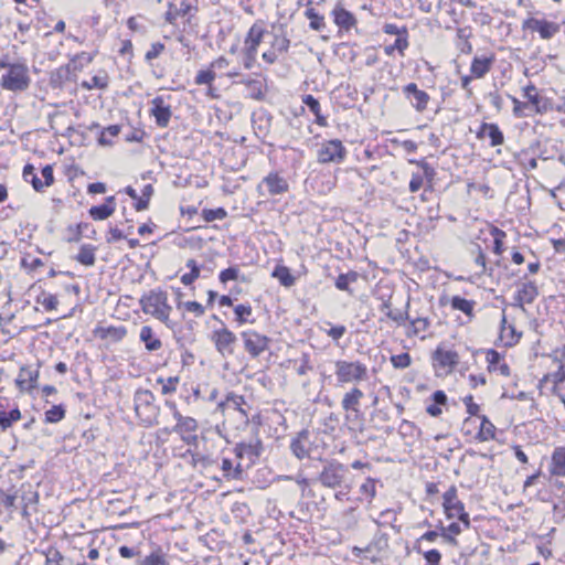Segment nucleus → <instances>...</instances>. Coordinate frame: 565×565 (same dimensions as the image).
I'll return each mask as SVG.
<instances>
[{
	"mask_svg": "<svg viewBox=\"0 0 565 565\" xmlns=\"http://www.w3.org/2000/svg\"><path fill=\"white\" fill-rule=\"evenodd\" d=\"M241 337L245 351L254 359L269 349L270 339L255 330H245L241 332Z\"/></svg>",
	"mask_w": 565,
	"mask_h": 565,
	"instance_id": "9",
	"label": "nucleus"
},
{
	"mask_svg": "<svg viewBox=\"0 0 565 565\" xmlns=\"http://www.w3.org/2000/svg\"><path fill=\"white\" fill-rule=\"evenodd\" d=\"M150 115L154 117L156 125L160 128H167L169 126L172 111L170 105L164 103L162 96H156L151 100Z\"/></svg>",
	"mask_w": 565,
	"mask_h": 565,
	"instance_id": "16",
	"label": "nucleus"
},
{
	"mask_svg": "<svg viewBox=\"0 0 565 565\" xmlns=\"http://www.w3.org/2000/svg\"><path fill=\"white\" fill-rule=\"evenodd\" d=\"M247 97L255 100L265 98L264 83L259 79H246Z\"/></svg>",
	"mask_w": 565,
	"mask_h": 565,
	"instance_id": "43",
	"label": "nucleus"
},
{
	"mask_svg": "<svg viewBox=\"0 0 565 565\" xmlns=\"http://www.w3.org/2000/svg\"><path fill=\"white\" fill-rule=\"evenodd\" d=\"M523 96L534 107L536 114H546L547 111L554 110V104L551 98L544 97L536 92V87L532 84L527 85L523 89Z\"/></svg>",
	"mask_w": 565,
	"mask_h": 565,
	"instance_id": "15",
	"label": "nucleus"
},
{
	"mask_svg": "<svg viewBox=\"0 0 565 565\" xmlns=\"http://www.w3.org/2000/svg\"><path fill=\"white\" fill-rule=\"evenodd\" d=\"M21 502L24 505H36L39 503V493L32 490L31 484H28V490H24L21 495Z\"/></svg>",
	"mask_w": 565,
	"mask_h": 565,
	"instance_id": "60",
	"label": "nucleus"
},
{
	"mask_svg": "<svg viewBox=\"0 0 565 565\" xmlns=\"http://www.w3.org/2000/svg\"><path fill=\"white\" fill-rule=\"evenodd\" d=\"M408 321L411 323V331L408 332V337L418 335L420 332L426 331L430 326V321L428 318H409Z\"/></svg>",
	"mask_w": 565,
	"mask_h": 565,
	"instance_id": "51",
	"label": "nucleus"
},
{
	"mask_svg": "<svg viewBox=\"0 0 565 565\" xmlns=\"http://www.w3.org/2000/svg\"><path fill=\"white\" fill-rule=\"evenodd\" d=\"M414 550L418 553V554H422L424 559H425V565H441L440 562H441V553L436 550V548H430V550H427V551H423L422 550V546L419 545H414Z\"/></svg>",
	"mask_w": 565,
	"mask_h": 565,
	"instance_id": "46",
	"label": "nucleus"
},
{
	"mask_svg": "<svg viewBox=\"0 0 565 565\" xmlns=\"http://www.w3.org/2000/svg\"><path fill=\"white\" fill-rule=\"evenodd\" d=\"M199 428V424L195 418L193 417H185V419H182L179 425H175L172 428V431L178 434L182 441L186 445H196L198 444V435L196 430Z\"/></svg>",
	"mask_w": 565,
	"mask_h": 565,
	"instance_id": "17",
	"label": "nucleus"
},
{
	"mask_svg": "<svg viewBox=\"0 0 565 565\" xmlns=\"http://www.w3.org/2000/svg\"><path fill=\"white\" fill-rule=\"evenodd\" d=\"M393 45L399 52V54L403 56L404 51L408 47V32H407L406 28H402V34H399L396 38Z\"/></svg>",
	"mask_w": 565,
	"mask_h": 565,
	"instance_id": "61",
	"label": "nucleus"
},
{
	"mask_svg": "<svg viewBox=\"0 0 565 565\" xmlns=\"http://www.w3.org/2000/svg\"><path fill=\"white\" fill-rule=\"evenodd\" d=\"M450 306L454 310H458L463 312L468 317H473V309L476 306V301L468 300L460 296H452L450 299Z\"/></svg>",
	"mask_w": 565,
	"mask_h": 565,
	"instance_id": "37",
	"label": "nucleus"
},
{
	"mask_svg": "<svg viewBox=\"0 0 565 565\" xmlns=\"http://www.w3.org/2000/svg\"><path fill=\"white\" fill-rule=\"evenodd\" d=\"M363 396L364 394L360 388H351L348 393L344 394L341 401L342 408L345 412L359 413L360 403Z\"/></svg>",
	"mask_w": 565,
	"mask_h": 565,
	"instance_id": "30",
	"label": "nucleus"
},
{
	"mask_svg": "<svg viewBox=\"0 0 565 565\" xmlns=\"http://www.w3.org/2000/svg\"><path fill=\"white\" fill-rule=\"evenodd\" d=\"M202 216L206 222H213L216 220H224L227 216V212L223 207L217 209H204Z\"/></svg>",
	"mask_w": 565,
	"mask_h": 565,
	"instance_id": "55",
	"label": "nucleus"
},
{
	"mask_svg": "<svg viewBox=\"0 0 565 565\" xmlns=\"http://www.w3.org/2000/svg\"><path fill=\"white\" fill-rule=\"evenodd\" d=\"M245 405H247V403L244 396L234 392H228L225 396V399L217 404V408L223 413L228 409L236 411L241 414L243 422L248 423L249 418L247 409L244 408Z\"/></svg>",
	"mask_w": 565,
	"mask_h": 565,
	"instance_id": "19",
	"label": "nucleus"
},
{
	"mask_svg": "<svg viewBox=\"0 0 565 565\" xmlns=\"http://www.w3.org/2000/svg\"><path fill=\"white\" fill-rule=\"evenodd\" d=\"M271 276L278 279L281 286L287 288L294 286L296 282V278L291 275L290 269L284 265H277L274 268Z\"/></svg>",
	"mask_w": 565,
	"mask_h": 565,
	"instance_id": "38",
	"label": "nucleus"
},
{
	"mask_svg": "<svg viewBox=\"0 0 565 565\" xmlns=\"http://www.w3.org/2000/svg\"><path fill=\"white\" fill-rule=\"evenodd\" d=\"M480 352L486 354V361L488 363L487 370L492 372H499L502 376H510V366L503 361V356L500 352L494 349H481Z\"/></svg>",
	"mask_w": 565,
	"mask_h": 565,
	"instance_id": "20",
	"label": "nucleus"
},
{
	"mask_svg": "<svg viewBox=\"0 0 565 565\" xmlns=\"http://www.w3.org/2000/svg\"><path fill=\"white\" fill-rule=\"evenodd\" d=\"M321 470L311 479L312 482H318L321 487L333 490H351L350 469L348 466L335 459H324L321 460Z\"/></svg>",
	"mask_w": 565,
	"mask_h": 565,
	"instance_id": "1",
	"label": "nucleus"
},
{
	"mask_svg": "<svg viewBox=\"0 0 565 565\" xmlns=\"http://www.w3.org/2000/svg\"><path fill=\"white\" fill-rule=\"evenodd\" d=\"M402 94L417 113L422 114L427 110L430 96L425 90L419 89L416 83L404 85Z\"/></svg>",
	"mask_w": 565,
	"mask_h": 565,
	"instance_id": "10",
	"label": "nucleus"
},
{
	"mask_svg": "<svg viewBox=\"0 0 565 565\" xmlns=\"http://www.w3.org/2000/svg\"><path fill=\"white\" fill-rule=\"evenodd\" d=\"M260 195H282L289 191V183L278 171H270L257 186Z\"/></svg>",
	"mask_w": 565,
	"mask_h": 565,
	"instance_id": "8",
	"label": "nucleus"
},
{
	"mask_svg": "<svg viewBox=\"0 0 565 565\" xmlns=\"http://www.w3.org/2000/svg\"><path fill=\"white\" fill-rule=\"evenodd\" d=\"M495 438V427L487 416H481V424L477 434L479 441H489Z\"/></svg>",
	"mask_w": 565,
	"mask_h": 565,
	"instance_id": "41",
	"label": "nucleus"
},
{
	"mask_svg": "<svg viewBox=\"0 0 565 565\" xmlns=\"http://www.w3.org/2000/svg\"><path fill=\"white\" fill-rule=\"evenodd\" d=\"M348 154L347 148L339 139L323 141L318 151L317 160L319 163H341Z\"/></svg>",
	"mask_w": 565,
	"mask_h": 565,
	"instance_id": "7",
	"label": "nucleus"
},
{
	"mask_svg": "<svg viewBox=\"0 0 565 565\" xmlns=\"http://www.w3.org/2000/svg\"><path fill=\"white\" fill-rule=\"evenodd\" d=\"M539 296V288L535 281H525L519 285L518 291L513 297L512 306L515 308H520L525 311L524 305L532 303Z\"/></svg>",
	"mask_w": 565,
	"mask_h": 565,
	"instance_id": "14",
	"label": "nucleus"
},
{
	"mask_svg": "<svg viewBox=\"0 0 565 565\" xmlns=\"http://www.w3.org/2000/svg\"><path fill=\"white\" fill-rule=\"evenodd\" d=\"M238 274L239 269L236 266H231L220 273L218 279L222 284H226L231 280H236L238 278Z\"/></svg>",
	"mask_w": 565,
	"mask_h": 565,
	"instance_id": "62",
	"label": "nucleus"
},
{
	"mask_svg": "<svg viewBox=\"0 0 565 565\" xmlns=\"http://www.w3.org/2000/svg\"><path fill=\"white\" fill-rule=\"evenodd\" d=\"M156 397L149 390H137L134 396L135 412L146 427L158 423L160 407L154 404Z\"/></svg>",
	"mask_w": 565,
	"mask_h": 565,
	"instance_id": "3",
	"label": "nucleus"
},
{
	"mask_svg": "<svg viewBox=\"0 0 565 565\" xmlns=\"http://www.w3.org/2000/svg\"><path fill=\"white\" fill-rule=\"evenodd\" d=\"M565 381V371L564 366L559 365L558 370L556 372L550 373L544 375V377L541 380V384L552 382L554 385H558L559 383H563Z\"/></svg>",
	"mask_w": 565,
	"mask_h": 565,
	"instance_id": "58",
	"label": "nucleus"
},
{
	"mask_svg": "<svg viewBox=\"0 0 565 565\" xmlns=\"http://www.w3.org/2000/svg\"><path fill=\"white\" fill-rule=\"evenodd\" d=\"M23 179L25 182L32 184L36 192H41L44 189V184L35 173V168L31 163H26L23 168Z\"/></svg>",
	"mask_w": 565,
	"mask_h": 565,
	"instance_id": "42",
	"label": "nucleus"
},
{
	"mask_svg": "<svg viewBox=\"0 0 565 565\" xmlns=\"http://www.w3.org/2000/svg\"><path fill=\"white\" fill-rule=\"evenodd\" d=\"M253 309L248 303H241L234 307V313L236 316V321L239 324L246 323L249 321V316H252Z\"/></svg>",
	"mask_w": 565,
	"mask_h": 565,
	"instance_id": "53",
	"label": "nucleus"
},
{
	"mask_svg": "<svg viewBox=\"0 0 565 565\" xmlns=\"http://www.w3.org/2000/svg\"><path fill=\"white\" fill-rule=\"evenodd\" d=\"M43 554L45 555V564L47 565L61 564L64 559L62 553L56 548H50L47 552H43Z\"/></svg>",
	"mask_w": 565,
	"mask_h": 565,
	"instance_id": "64",
	"label": "nucleus"
},
{
	"mask_svg": "<svg viewBox=\"0 0 565 565\" xmlns=\"http://www.w3.org/2000/svg\"><path fill=\"white\" fill-rule=\"evenodd\" d=\"M490 234L493 237V253L495 255H501L504 252L503 239L507 236V233L497 226H492Z\"/></svg>",
	"mask_w": 565,
	"mask_h": 565,
	"instance_id": "47",
	"label": "nucleus"
},
{
	"mask_svg": "<svg viewBox=\"0 0 565 565\" xmlns=\"http://www.w3.org/2000/svg\"><path fill=\"white\" fill-rule=\"evenodd\" d=\"M409 300L406 302L405 311H393L387 310L386 317L391 319L392 321L396 322L398 326L404 324L405 321L409 320L408 309H409Z\"/></svg>",
	"mask_w": 565,
	"mask_h": 565,
	"instance_id": "54",
	"label": "nucleus"
},
{
	"mask_svg": "<svg viewBox=\"0 0 565 565\" xmlns=\"http://www.w3.org/2000/svg\"><path fill=\"white\" fill-rule=\"evenodd\" d=\"M388 542V535L384 532L377 531L365 547L354 546L352 548V554L355 557L375 563L381 561L382 556L387 552L390 546Z\"/></svg>",
	"mask_w": 565,
	"mask_h": 565,
	"instance_id": "4",
	"label": "nucleus"
},
{
	"mask_svg": "<svg viewBox=\"0 0 565 565\" xmlns=\"http://www.w3.org/2000/svg\"><path fill=\"white\" fill-rule=\"evenodd\" d=\"M116 210V199L114 195L107 196L103 204L94 205L88 210L89 216L94 221H104L114 214Z\"/></svg>",
	"mask_w": 565,
	"mask_h": 565,
	"instance_id": "23",
	"label": "nucleus"
},
{
	"mask_svg": "<svg viewBox=\"0 0 565 565\" xmlns=\"http://www.w3.org/2000/svg\"><path fill=\"white\" fill-rule=\"evenodd\" d=\"M305 17L310 20L309 26L315 31H321L324 26V18L319 14L313 8H308L305 11Z\"/></svg>",
	"mask_w": 565,
	"mask_h": 565,
	"instance_id": "48",
	"label": "nucleus"
},
{
	"mask_svg": "<svg viewBox=\"0 0 565 565\" xmlns=\"http://www.w3.org/2000/svg\"><path fill=\"white\" fill-rule=\"evenodd\" d=\"M215 72L211 68L201 70L198 72L194 82L196 85H211L212 82L215 79Z\"/></svg>",
	"mask_w": 565,
	"mask_h": 565,
	"instance_id": "57",
	"label": "nucleus"
},
{
	"mask_svg": "<svg viewBox=\"0 0 565 565\" xmlns=\"http://www.w3.org/2000/svg\"><path fill=\"white\" fill-rule=\"evenodd\" d=\"M390 360H391L393 367L399 369V370L408 367L412 363V358L407 352L392 355Z\"/></svg>",
	"mask_w": 565,
	"mask_h": 565,
	"instance_id": "56",
	"label": "nucleus"
},
{
	"mask_svg": "<svg viewBox=\"0 0 565 565\" xmlns=\"http://www.w3.org/2000/svg\"><path fill=\"white\" fill-rule=\"evenodd\" d=\"M312 449V441L310 440V433L307 429L299 431L290 441V450L298 459L310 457Z\"/></svg>",
	"mask_w": 565,
	"mask_h": 565,
	"instance_id": "18",
	"label": "nucleus"
},
{
	"mask_svg": "<svg viewBox=\"0 0 565 565\" xmlns=\"http://www.w3.org/2000/svg\"><path fill=\"white\" fill-rule=\"evenodd\" d=\"M443 507L448 519H455L465 510V504L458 500L457 488L451 486L443 495Z\"/></svg>",
	"mask_w": 565,
	"mask_h": 565,
	"instance_id": "21",
	"label": "nucleus"
},
{
	"mask_svg": "<svg viewBox=\"0 0 565 565\" xmlns=\"http://www.w3.org/2000/svg\"><path fill=\"white\" fill-rule=\"evenodd\" d=\"M471 36V30L468 26L459 28L457 30V38L459 40L457 46L460 52L465 54H469L472 52V45L469 42V38Z\"/></svg>",
	"mask_w": 565,
	"mask_h": 565,
	"instance_id": "44",
	"label": "nucleus"
},
{
	"mask_svg": "<svg viewBox=\"0 0 565 565\" xmlns=\"http://www.w3.org/2000/svg\"><path fill=\"white\" fill-rule=\"evenodd\" d=\"M96 247L90 244H84L81 246L78 254L75 259L84 266H94L96 262L95 252Z\"/></svg>",
	"mask_w": 565,
	"mask_h": 565,
	"instance_id": "39",
	"label": "nucleus"
},
{
	"mask_svg": "<svg viewBox=\"0 0 565 565\" xmlns=\"http://www.w3.org/2000/svg\"><path fill=\"white\" fill-rule=\"evenodd\" d=\"M356 279H358V273L351 270L347 274H340L338 276V278L335 279L334 285L339 290L351 292L349 284L356 281Z\"/></svg>",
	"mask_w": 565,
	"mask_h": 565,
	"instance_id": "49",
	"label": "nucleus"
},
{
	"mask_svg": "<svg viewBox=\"0 0 565 565\" xmlns=\"http://www.w3.org/2000/svg\"><path fill=\"white\" fill-rule=\"evenodd\" d=\"M302 103L308 107V109L316 116V124L320 127H327L328 121L327 118L321 114L320 103L312 95H305L302 97Z\"/></svg>",
	"mask_w": 565,
	"mask_h": 565,
	"instance_id": "35",
	"label": "nucleus"
},
{
	"mask_svg": "<svg viewBox=\"0 0 565 565\" xmlns=\"http://www.w3.org/2000/svg\"><path fill=\"white\" fill-rule=\"evenodd\" d=\"M529 28L540 33L544 40L552 39L559 30V26L547 20L530 19L527 21Z\"/></svg>",
	"mask_w": 565,
	"mask_h": 565,
	"instance_id": "26",
	"label": "nucleus"
},
{
	"mask_svg": "<svg viewBox=\"0 0 565 565\" xmlns=\"http://www.w3.org/2000/svg\"><path fill=\"white\" fill-rule=\"evenodd\" d=\"M223 477L227 480H242L245 473L244 463L238 461L235 466L230 458H223L221 463Z\"/></svg>",
	"mask_w": 565,
	"mask_h": 565,
	"instance_id": "28",
	"label": "nucleus"
},
{
	"mask_svg": "<svg viewBox=\"0 0 565 565\" xmlns=\"http://www.w3.org/2000/svg\"><path fill=\"white\" fill-rule=\"evenodd\" d=\"M270 46L277 54H282V53L288 52L289 46H290V40L288 39L282 26L280 28L279 33L274 34V39L270 43Z\"/></svg>",
	"mask_w": 565,
	"mask_h": 565,
	"instance_id": "40",
	"label": "nucleus"
},
{
	"mask_svg": "<svg viewBox=\"0 0 565 565\" xmlns=\"http://www.w3.org/2000/svg\"><path fill=\"white\" fill-rule=\"evenodd\" d=\"M332 15L334 23L347 31L356 24V19L353 13L344 9L341 3H338L332 10Z\"/></svg>",
	"mask_w": 565,
	"mask_h": 565,
	"instance_id": "27",
	"label": "nucleus"
},
{
	"mask_svg": "<svg viewBox=\"0 0 565 565\" xmlns=\"http://www.w3.org/2000/svg\"><path fill=\"white\" fill-rule=\"evenodd\" d=\"M267 31L262 26V24L254 23L246 34L244 47L257 51Z\"/></svg>",
	"mask_w": 565,
	"mask_h": 565,
	"instance_id": "29",
	"label": "nucleus"
},
{
	"mask_svg": "<svg viewBox=\"0 0 565 565\" xmlns=\"http://www.w3.org/2000/svg\"><path fill=\"white\" fill-rule=\"evenodd\" d=\"M488 137L490 139V146L497 147L504 142V136L497 124L483 122L477 131V138L483 139Z\"/></svg>",
	"mask_w": 565,
	"mask_h": 565,
	"instance_id": "22",
	"label": "nucleus"
},
{
	"mask_svg": "<svg viewBox=\"0 0 565 565\" xmlns=\"http://www.w3.org/2000/svg\"><path fill=\"white\" fill-rule=\"evenodd\" d=\"M183 307L186 311L192 312L195 317H202L205 312L204 307L198 301L179 302L178 308Z\"/></svg>",
	"mask_w": 565,
	"mask_h": 565,
	"instance_id": "59",
	"label": "nucleus"
},
{
	"mask_svg": "<svg viewBox=\"0 0 565 565\" xmlns=\"http://www.w3.org/2000/svg\"><path fill=\"white\" fill-rule=\"evenodd\" d=\"M360 492L366 495L371 501L376 494L375 480L372 478H367L365 482L361 484Z\"/></svg>",
	"mask_w": 565,
	"mask_h": 565,
	"instance_id": "63",
	"label": "nucleus"
},
{
	"mask_svg": "<svg viewBox=\"0 0 565 565\" xmlns=\"http://www.w3.org/2000/svg\"><path fill=\"white\" fill-rule=\"evenodd\" d=\"M30 85L28 67L24 64H12L2 75L0 86L4 90L23 92Z\"/></svg>",
	"mask_w": 565,
	"mask_h": 565,
	"instance_id": "5",
	"label": "nucleus"
},
{
	"mask_svg": "<svg viewBox=\"0 0 565 565\" xmlns=\"http://www.w3.org/2000/svg\"><path fill=\"white\" fill-rule=\"evenodd\" d=\"M179 381V376H170L168 379L160 376L157 379V383L162 385L161 392L163 395L173 394L177 391Z\"/></svg>",
	"mask_w": 565,
	"mask_h": 565,
	"instance_id": "52",
	"label": "nucleus"
},
{
	"mask_svg": "<svg viewBox=\"0 0 565 565\" xmlns=\"http://www.w3.org/2000/svg\"><path fill=\"white\" fill-rule=\"evenodd\" d=\"M192 9V4L188 0H182L180 7H177L173 2L168 3V10L164 14V20L174 25L179 17L186 15Z\"/></svg>",
	"mask_w": 565,
	"mask_h": 565,
	"instance_id": "31",
	"label": "nucleus"
},
{
	"mask_svg": "<svg viewBox=\"0 0 565 565\" xmlns=\"http://www.w3.org/2000/svg\"><path fill=\"white\" fill-rule=\"evenodd\" d=\"M211 340L213 341L216 351L222 356L232 355L234 353V345L237 338L228 328L223 327L214 330L212 332Z\"/></svg>",
	"mask_w": 565,
	"mask_h": 565,
	"instance_id": "11",
	"label": "nucleus"
},
{
	"mask_svg": "<svg viewBox=\"0 0 565 565\" xmlns=\"http://www.w3.org/2000/svg\"><path fill=\"white\" fill-rule=\"evenodd\" d=\"M335 375L339 383H358L367 377V367L360 361L349 362L338 360L334 362Z\"/></svg>",
	"mask_w": 565,
	"mask_h": 565,
	"instance_id": "6",
	"label": "nucleus"
},
{
	"mask_svg": "<svg viewBox=\"0 0 565 565\" xmlns=\"http://www.w3.org/2000/svg\"><path fill=\"white\" fill-rule=\"evenodd\" d=\"M108 75L104 72L103 75H94L89 81L82 82L81 86L87 90H92L95 88L105 89L108 87Z\"/></svg>",
	"mask_w": 565,
	"mask_h": 565,
	"instance_id": "45",
	"label": "nucleus"
},
{
	"mask_svg": "<svg viewBox=\"0 0 565 565\" xmlns=\"http://www.w3.org/2000/svg\"><path fill=\"white\" fill-rule=\"evenodd\" d=\"M137 565H170L167 555L159 545H156L149 555L139 558Z\"/></svg>",
	"mask_w": 565,
	"mask_h": 565,
	"instance_id": "33",
	"label": "nucleus"
},
{
	"mask_svg": "<svg viewBox=\"0 0 565 565\" xmlns=\"http://www.w3.org/2000/svg\"><path fill=\"white\" fill-rule=\"evenodd\" d=\"M440 529V536L444 539V541L452 546L458 545V541L456 539V535L461 533V526L457 522L450 523L448 526H444L441 523L439 525Z\"/></svg>",
	"mask_w": 565,
	"mask_h": 565,
	"instance_id": "36",
	"label": "nucleus"
},
{
	"mask_svg": "<svg viewBox=\"0 0 565 565\" xmlns=\"http://www.w3.org/2000/svg\"><path fill=\"white\" fill-rule=\"evenodd\" d=\"M433 360L439 367L451 370L459 363V354L456 351L438 347L433 353Z\"/></svg>",
	"mask_w": 565,
	"mask_h": 565,
	"instance_id": "25",
	"label": "nucleus"
},
{
	"mask_svg": "<svg viewBox=\"0 0 565 565\" xmlns=\"http://www.w3.org/2000/svg\"><path fill=\"white\" fill-rule=\"evenodd\" d=\"M141 310L164 323L169 329H174L177 323L170 319L172 307L168 303V294L164 290L151 289L143 294L139 300Z\"/></svg>",
	"mask_w": 565,
	"mask_h": 565,
	"instance_id": "2",
	"label": "nucleus"
},
{
	"mask_svg": "<svg viewBox=\"0 0 565 565\" xmlns=\"http://www.w3.org/2000/svg\"><path fill=\"white\" fill-rule=\"evenodd\" d=\"M550 471L553 476H565V447L556 448L553 451Z\"/></svg>",
	"mask_w": 565,
	"mask_h": 565,
	"instance_id": "34",
	"label": "nucleus"
},
{
	"mask_svg": "<svg viewBox=\"0 0 565 565\" xmlns=\"http://www.w3.org/2000/svg\"><path fill=\"white\" fill-rule=\"evenodd\" d=\"M45 423L56 424L65 417V408L62 404L53 405L44 413Z\"/></svg>",
	"mask_w": 565,
	"mask_h": 565,
	"instance_id": "50",
	"label": "nucleus"
},
{
	"mask_svg": "<svg viewBox=\"0 0 565 565\" xmlns=\"http://www.w3.org/2000/svg\"><path fill=\"white\" fill-rule=\"evenodd\" d=\"M263 451L262 441L256 438L249 443H238L234 447V454L238 461L243 462L246 460L245 468H248L255 462Z\"/></svg>",
	"mask_w": 565,
	"mask_h": 565,
	"instance_id": "12",
	"label": "nucleus"
},
{
	"mask_svg": "<svg viewBox=\"0 0 565 565\" xmlns=\"http://www.w3.org/2000/svg\"><path fill=\"white\" fill-rule=\"evenodd\" d=\"M494 61L495 57L493 54L475 56L470 65L471 76L476 78L484 77L486 74L490 72Z\"/></svg>",
	"mask_w": 565,
	"mask_h": 565,
	"instance_id": "24",
	"label": "nucleus"
},
{
	"mask_svg": "<svg viewBox=\"0 0 565 565\" xmlns=\"http://www.w3.org/2000/svg\"><path fill=\"white\" fill-rule=\"evenodd\" d=\"M139 339L145 344L146 350L149 352H154L162 348L161 340L154 335L150 326L141 327Z\"/></svg>",
	"mask_w": 565,
	"mask_h": 565,
	"instance_id": "32",
	"label": "nucleus"
},
{
	"mask_svg": "<svg viewBox=\"0 0 565 565\" xmlns=\"http://www.w3.org/2000/svg\"><path fill=\"white\" fill-rule=\"evenodd\" d=\"M40 366L41 364L38 363L35 367L32 365H24L20 367L18 377L14 381L20 392L30 393L33 388L38 387Z\"/></svg>",
	"mask_w": 565,
	"mask_h": 565,
	"instance_id": "13",
	"label": "nucleus"
}]
</instances>
